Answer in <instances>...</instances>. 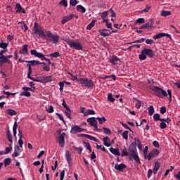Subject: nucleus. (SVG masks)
Here are the masks:
<instances>
[{
    "mask_svg": "<svg viewBox=\"0 0 180 180\" xmlns=\"http://www.w3.org/2000/svg\"><path fill=\"white\" fill-rule=\"evenodd\" d=\"M63 108H65V109H66V110H69L71 109L70 108V106H68L67 105V103H65V99H63V103H62Z\"/></svg>",
    "mask_w": 180,
    "mask_h": 180,
    "instance_id": "obj_54",
    "label": "nucleus"
},
{
    "mask_svg": "<svg viewBox=\"0 0 180 180\" xmlns=\"http://www.w3.org/2000/svg\"><path fill=\"white\" fill-rule=\"evenodd\" d=\"M149 89L153 91L154 92L155 96H158V98H161V96H165L167 97L169 95V100L172 101V91L168 89L167 90V94L165 90L162 89V88L159 87V86H155L154 85H150L149 86Z\"/></svg>",
    "mask_w": 180,
    "mask_h": 180,
    "instance_id": "obj_1",
    "label": "nucleus"
},
{
    "mask_svg": "<svg viewBox=\"0 0 180 180\" xmlns=\"http://www.w3.org/2000/svg\"><path fill=\"white\" fill-rule=\"evenodd\" d=\"M18 144L20 147L22 148L23 147V140H22V139H23V134H22V131L20 129H18Z\"/></svg>",
    "mask_w": 180,
    "mask_h": 180,
    "instance_id": "obj_22",
    "label": "nucleus"
},
{
    "mask_svg": "<svg viewBox=\"0 0 180 180\" xmlns=\"http://www.w3.org/2000/svg\"><path fill=\"white\" fill-rule=\"evenodd\" d=\"M42 29L43 28L41 27V26H40V25L39 23L34 22L32 32H33L34 34H38L39 32L42 30Z\"/></svg>",
    "mask_w": 180,
    "mask_h": 180,
    "instance_id": "obj_14",
    "label": "nucleus"
},
{
    "mask_svg": "<svg viewBox=\"0 0 180 180\" xmlns=\"http://www.w3.org/2000/svg\"><path fill=\"white\" fill-rule=\"evenodd\" d=\"M15 9L16 10L15 12L16 13H26V10L22 7L20 4L18 3L15 4Z\"/></svg>",
    "mask_w": 180,
    "mask_h": 180,
    "instance_id": "obj_16",
    "label": "nucleus"
},
{
    "mask_svg": "<svg viewBox=\"0 0 180 180\" xmlns=\"http://www.w3.org/2000/svg\"><path fill=\"white\" fill-rule=\"evenodd\" d=\"M6 63L7 64H11V61L8 59V57H6V56H0V64H6Z\"/></svg>",
    "mask_w": 180,
    "mask_h": 180,
    "instance_id": "obj_19",
    "label": "nucleus"
},
{
    "mask_svg": "<svg viewBox=\"0 0 180 180\" xmlns=\"http://www.w3.org/2000/svg\"><path fill=\"white\" fill-rule=\"evenodd\" d=\"M129 160H134L136 164H140L141 162L140 161V157H139V152H132L129 153Z\"/></svg>",
    "mask_w": 180,
    "mask_h": 180,
    "instance_id": "obj_7",
    "label": "nucleus"
},
{
    "mask_svg": "<svg viewBox=\"0 0 180 180\" xmlns=\"http://www.w3.org/2000/svg\"><path fill=\"white\" fill-rule=\"evenodd\" d=\"M20 155V148L18 146L14 147V153L12 154L13 158L19 157Z\"/></svg>",
    "mask_w": 180,
    "mask_h": 180,
    "instance_id": "obj_21",
    "label": "nucleus"
},
{
    "mask_svg": "<svg viewBox=\"0 0 180 180\" xmlns=\"http://www.w3.org/2000/svg\"><path fill=\"white\" fill-rule=\"evenodd\" d=\"M110 151L111 154H113V155L120 156V152H119V148H110Z\"/></svg>",
    "mask_w": 180,
    "mask_h": 180,
    "instance_id": "obj_27",
    "label": "nucleus"
},
{
    "mask_svg": "<svg viewBox=\"0 0 180 180\" xmlns=\"http://www.w3.org/2000/svg\"><path fill=\"white\" fill-rule=\"evenodd\" d=\"M64 41H65L70 48L72 49L73 50H77L79 51L84 50V46H82L81 42H75L74 39H70L69 38L65 39Z\"/></svg>",
    "mask_w": 180,
    "mask_h": 180,
    "instance_id": "obj_2",
    "label": "nucleus"
},
{
    "mask_svg": "<svg viewBox=\"0 0 180 180\" xmlns=\"http://www.w3.org/2000/svg\"><path fill=\"white\" fill-rule=\"evenodd\" d=\"M60 180H63L64 179V176H65V170H62L60 173Z\"/></svg>",
    "mask_w": 180,
    "mask_h": 180,
    "instance_id": "obj_63",
    "label": "nucleus"
},
{
    "mask_svg": "<svg viewBox=\"0 0 180 180\" xmlns=\"http://www.w3.org/2000/svg\"><path fill=\"white\" fill-rule=\"evenodd\" d=\"M119 61H120V59L116 56H113L109 58V63H110V64L112 65H116Z\"/></svg>",
    "mask_w": 180,
    "mask_h": 180,
    "instance_id": "obj_18",
    "label": "nucleus"
},
{
    "mask_svg": "<svg viewBox=\"0 0 180 180\" xmlns=\"http://www.w3.org/2000/svg\"><path fill=\"white\" fill-rule=\"evenodd\" d=\"M46 57H54V58H57V57H61V55L60 54V52L56 51L54 53H52L49 55H46Z\"/></svg>",
    "mask_w": 180,
    "mask_h": 180,
    "instance_id": "obj_33",
    "label": "nucleus"
},
{
    "mask_svg": "<svg viewBox=\"0 0 180 180\" xmlns=\"http://www.w3.org/2000/svg\"><path fill=\"white\" fill-rule=\"evenodd\" d=\"M77 9L79 12H81L82 13H85V12H86V9L85 8V7H84L81 4L77 6Z\"/></svg>",
    "mask_w": 180,
    "mask_h": 180,
    "instance_id": "obj_30",
    "label": "nucleus"
},
{
    "mask_svg": "<svg viewBox=\"0 0 180 180\" xmlns=\"http://www.w3.org/2000/svg\"><path fill=\"white\" fill-rule=\"evenodd\" d=\"M20 96H26L27 98H30L32 96V94L29 91H22L20 93Z\"/></svg>",
    "mask_w": 180,
    "mask_h": 180,
    "instance_id": "obj_38",
    "label": "nucleus"
},
{
    "mask_svg": "<svg viewBox=\"0 0 180 180\" xmlns=\"http://www.w3.org/2000/svg\"><path fill=\"white\" fill-rule=\"evenodd\" d=\"M6 113H7V115H9L10 116H16V115H18V112H15L13 109L6 110Z\"/></svg>",
    "mask_w": 180,
    "mask_h": 180,
    "instance_id": "obj_29",
    "label": "nucleus"
},
{
    "mask_svg": "<svg viewBox=\"0 0 180 180\" xmlns=\"http://www.w3.org/2000/svg\"><path fill=\"white\" fill-rule=\"evenodd\" d=\"M83 144L84 147L86 148V150H89L90 153L91 151H92V148H91V144H89V143L84 141Z\"/></svg>",
    "mask_w": 180,
    "mask_h": 180,
    "instance_id": "obj_40",
    "label": "nucleus"
},
{
    "mask_svg": "<svg viewBox=\"0 0 180 180\" xmlns=\"http://www.w3.org/2000/svg\"><path fill=\"white\" fill-rule=\"evenodd\" d=\"M160 129H167V123H165V122H161V123L160 124Z\"/></svg>",
    "mask_w": 180,
    "mask_h": 180,
    "instance_id": "obj_64",
    "label": "nucleus"
},
{
    "mask_svg": "<svg viewBox=\"0 0 180 180\" xmlns=\"http://www.w3.org/2000/svg\"><path fill=\"white\" fill-rule=\"evenodd\" d=\"M103 143H104V146H105V147H110V139H109V136H105L103 139Z\"/></svg>",
    "mask_w": 180,
    "mask_h": 180,
    "instance_id": "obj_28",
    "label": "nucleus"
},
{
    "mask_svg": "<svg viewBox=\"0 0 180 180\" xmlns=\"http://www.w3.org/2000/svg\"><path fill=\"white\" fill-rule=\"evenodd\" d=\"M121 155H122V157H127V156L130 155V154H129V153L127 152V149H124L122 151Z\"/></svg>",
    "mask_w": 180,
    "mask_h": 180,
    "instance_id": "obj_56",
    "label": "nucleus"
},
{
    "mask_svg": "<svg viewBox=\"0 0 180 180\" xmlns=\"http://www.w3.org/2000/svg\"><path fill=\"white\" fill-rule=\"evenodd\" d=\"M129 153H137V143L132 142L129 147Z\"/></svg>",
    "mask_w": 180,
    "mask_h": 180,
    "instance_id": "obj_17",
    "label": "nucleus"
},
{
    "mask_svg": "<svg viewBox=\"0 0 180 180\" xmlns=\"http://www.w3.org/2000/svg\"><path fill=\"white\" fill-rule=\"evenodd\" d=\"M147 56L149 58H153L155 56V53H154L153 50L145 48L141 51V54H139V58L142 60H147Z\"/></svg>",
    "mask_w": 180,
    "mask_h": 180,
    "instance_id": "obj_3",
    "label": "nucleus"
},
{
    "mask_svg": "<svg viewBox=\"0 0 180 180\" xmlns=\"http://www.w3.org/2000/svg\"><path fill=\"white\" fill-rule=\"evenodd\" d=\"M4 166L8 167V165H11V164L12 163V159H11V158H7L4 159Z\"/></svg>",
    "mask_w": 180,
    "mask_h": 180,
    "instance_id": "obj_32",
    "label": "nucleus"
},
{
    "mask_svg": "<svg viewBox=\"0 0 180 180\" xmlns=\"http://www.w3.org/2000/svg\"><path fill=\"white\" fill-rule=\"evenodd\" d=\"M46 36L49 38V41H52L53 44H58V41H60V35L53 34L52 32H47Z\"/></svg>",
    "mask_w": 180,
    "mask_h": 180,
    "instance_id": "obj_5",
    "label": "nucleus"
},
{
    "mask_svg": "<svg viewBox=\"0 0 180 180\" xmlns=\"http://www.w3.org/2000/svg\"><path fill=\"white\" fill-rule=\"evenodd\" d=\"M103 130L105 134H107L108 136H110V134H112V131H110V129H109V128H106V127H103Z\"/></svg>",
    "mask_w": 180,
    "mask_h": 180,
    "instance_id": "obj_43",
    "label": "nucleus"
},
{
    "mask_svg": "<svg viewBox=\"0 0 180 180\" xmlns=\"http://www.w3.org/2000/svg\"><path fill=\"white\" fill-rule=\"evenodd\" d=\"M86 122L89 123L90 126L94 127V129H98V121H96V118L95 117L88 118Z\"/></svg>",
    "mask_w": 180,
    "mask_h": 180,
    "instance_id": "obj_8",
    "label": "nucleus"
},
{
    "mask_svg": "<svg viewBox=\"0 0 180 180\" xmlns=\"http://www.w3.org/2000/svg\"><path fill=\"white\" fill-rule=\"evenodd\" d=\"M158 169H160V163H158V162H155V166L153 168V172L155 174L157 171H158Z\"/></svg>",
    "mask_w": 180,
    "mask_h": 180,
    "instance_id": "obj_47",
    "label": "nucleus"
},
{
    "mask_svg": "<svg viewBox=\"0 0 180 180\" xmlns=\"http://www.w3.org/2000/svg\"><path fill=\"white\" fill-rule=\"evenodd\" d=\"M72 18H74V14H70L69 15H66V16L63 17L61 20L62 25H65V23H67V22H68V20H71V19H72Z\"/></svg>",
    "mask_w": 180,
    "mask_h": 180,
    "instance_id": "obj_20",
    "label": "nucleus"
},
{
    "mask_svg": "<svg viewBox=\"0 0 180 180\" xmlns=\"http://www.w3.org/2000/svg\"><path fill=\"white\" fill-rule=\"evenodd\" d=\"M95 22H96V20H93L86 26V30H91V29H92V27H94V26H95Z\"/></svg>",
    "mask_w": 180,
    "mask_h": 180,
    "instance_id": "obj_37",
    "label": "nucleus"
},
{
    "mask_svg": "<svg viewBox=\"0 0 180 180\" xmlns=\"http://www.w3.org/2000/svg\"><path fill=\"white\" fill-rule=\"evenodd\" d=\"M143 155H144V158L145 160H146L147 157L148 155V146H146L143 150Z\"/></svg>",
    "mask_w": 180,
    "mask_h": 180,
    "instance_id": "obj_49",
    "label": "nucleus"
},
{
    "mask_svg": "<svg viewBox=\"0 0 180 180\" xmlns=\"http://www.w3.org/2000/svg\"><path fill=\"white\" fill-rule=\"evenodd\" d=\"M27 47H29V45H23L22 49L19 51L20 54H29V52L27 51Z\"/></svg>",
    "mask_w": 180,
    "mask_h": 180,
    "instance_id": "obj_26",
    "label": "nucleus"
},
{
    "mask_svg": "<svg viewBox=\"0 0 180 180\" xmlns=\"http://www.w3.org/2000/svg\"><path fill=\"white\" fill-rule=\"evenodd\" d=\"M30 53L32 56H34L35 57H38V58H40L41 60L42 59H46V56L40 52H37L36 49H32L30 51Z\"/></svg>",
    "mask_w": 180,
    "mask_h": 180,
    "instance_id": "obj_11",
    "label": "nucleus"
},
{
    "mask_svg": "<svg viewBox=\"0 0 180 180\" xmlns=\"http://www.w3.org/2000/svg\"><path fill=\"white\" fill-rule=\"evenodd\" d=\"M64 82H59V91L60 92H63L64 91Z\"/></svg>",
    "mask_w": 180,
    "mask_h": 180,
    "instance_id": "obj_57",
    "label": "nucleus"
},
{
    "mask_svg": "<svg viewBox=\"0 0 180 180\" xmlns=\"http://www.w3.org/2000/svg\"><path fill=\"white\" fill-rule=\"evenodd\" d=\"M150 9H151V6L146 5V8L143 9L141 12V13H143V12H149Z\"/></svg>",
    "mask_w": 180,
    "mask_h": 180,
    "instance_id": "obj_62",
    "label": "nucleus"
},
{
    "mask_svg": "<svg viewBox=\"0 0 180 180\" xmlns=\"http://www.w3.org/2000/svg\"><path fill=\"white\" fill-rule=\"evenodd\" d=\"M78 4V1L77 0H70V6H76Z\"/></svg>",
    "mask_w": 180,
    "mask_h": 180,
    "instance_id": "obj_58",
    "label": "nucleus"
},
{
    "mask_svg": "<svg viewBox=\"0 0 180 180\" xmlns=\"http://www.w3.org/2000/svg\"><path fill=\"white\" fill-rule=\"evenodd\" d=\"M109 13V11H104L102 12L101 14V19H106L108 18V14Z\"/></svg>",
    "mask_w": 180,
    "mask_h": 180,
    "instance_id": "obj_51",
    "label": "nucleus"
},
{
    "mask_svg": "<svg viewBox=\"0 0 180 180\" xmlns=\"http://www.w3.org/2000/svg\"><path fill=\"white\" fill-rule=\"evenodd\" d=\"M153 25H154V20L149 19L148 22L146 24H143L142 26H141L139 29H150L153 27Z\"/></svg>",
    "mask_w": 180,
    "mask_h": 180,
    "instance_id": "obj_12",
    "label": "nucleus"
},
{
    "mask_svg": "<svg viewBox=\"0 0 180 180\" xmlns=\"http://www.w3.org/2000/svg\"><path fill=\"white\" fill-rule=\"evenodd\" d=\"M8 46H9V43L0 42V49H4V50L8 49Z\"/></svg>",
    "mask_w": 180,
    "mask_h": 180,
    "instance_id": "obj_46",
    "label": "nucleus"
},
{
    "mask_svg": "<svg viewBox=\"0 0 180 180\" xmlns=\"http://www.w3.org/2000/svg\"><path fill=\"white\" fill-rule=\"evenodd\" d=\"M160 155V151H158V149H153L152 150L146 157V160L148 161H150L153 160V158H155V157H157L158 155Z\"/></svg>",
    "mask_w": 180,
    "mask_h": 180,
    "instance_id": "obj_6",
    "label": "nucleus"
},
{
    "mask_svg": "<svg viewBox=\"0 0 180 180\" xmlns=\"http://www.w3.org/2000/svg\"><path fill=\"white\" fill-rule=\"evenodd\" d=\"M168 37L171 39V34L167 33H159L153 37V40H157V39H162V37Z\"/></svg>",
    "mask_w": 180,
    "mask_h": 180,
    "instance_id": "obj_15",
    "label": "nucleus"
},
{
    "mask_svg": "<svg viewBox=\"0 0 180 180\" xmlns=\"http://www.w3.org/2000/svg\"><path fill=\"white\" fill-rule=\"evenodd\" d=\"M153 119H154V120H155L156 122H158V120H160L161 119L160 114H158V113L154 114V115H153Z\"/></svg>",
    "mask_w": 180,
    "mask_h": 180,
    "instance_id": "obj_59",
    "label": "nucleus"
},
{
    "mask_svg": "<svg viewBox=\"0 0 180 180\" xmlns=\"http://www.w3.org/2000/svg\"><path fill=\"white\" fill-rule=\"evenodd\" d=\"M65 158L68 161L69 167H71L72 164V159H71V154H70V152L68 150H67L65 153Z\"/></svg>",
    "mask_w": 180,
    "mask_h": 180,
    "instance_id": "obj_23",
    "label": "nucleus"
},
{
    "mask_svg": "<svg viewBox=\"0 0 180 180\" xmlns=\"http://www.w3.org/2000/svg\"><path fill=\"white\" fill-rule=\"evenodd\" d=\"M22 89L25 91H30L31 92H34L36 87H32V89L31 87H22Z\"/></svg>",
    "mask_w": 180,
    "mask_h": 180,
    "instance_id": "obj_44",
    "label": "nucleus"
},
{
    "mask_svg": "<svg viewBox=\"0 0 180 180\" xmlns=\"http://www.w3.org/2000/svg\"><path fill=\"white\" fill-rule=\"evenodd\" d=\"M89 115H95V110L89 109L84 112V116H89Z\"/></svg>",
    "mask_w": 180,
    "mask_h": 180,
    "instance_id": "obj_39",
    "label": "nucleus"
},
{
    "mask_svg": "<svg viewBox=\"0 0 180 180\" xmlns=\"http://www.w3.org/2000/svg\"><path fill=\"white\" fill-rule=\"evenodd\" d=\"M96 120L98 121L99 124H103V123L106 122V118L105 117H98Z\"/></svg>",
    "mask_w": 180,
    "mask_h": 180,
    "instance_id": "obj_42",
    "label": "nucleus"
},
{
    "mask_svg": "<svg viewBox=\"0 0 180 180\" xmlns=\"http://www.w3.org/2000/svg\"><path fill=\"white\" fill-rule=\"evenodd\" d=\"M126 168H127V166L124 163H120V165L116 163L115 165V169L116 171H120V172H123Z\"/></svg>",
    "mask_w": 180,
    "mask_h": 180,
    "instance_id": "obj_13",
    "label": "nucleus"
},
{
    "mask_svg": "<svg viewBox=\"0 0 180 180\" xmlns=\"http://www.w3.org/2000/svg\"><path fill=\"white\" fill-rule=\"evenodd\" d=\"M6 136L10 143H13V140L12 139V134L11 133V131L8 130L6 131Z\"/></svg>",
    "mask_w": 180,
    "mask_h": 180,
    "instance_id": "obj_34",
    "label": "nucleus"
},
{
    "mask_svg": "<svg viewBox=\"0 0 180 180\" xmlns=\"http://www.w3.org/2000/svg\"><path fill=\"white\" fill-rule=\"evenodd\" d=\"M82 131H84V129L81 128L78 125H72L70 130V133L72 134H77V133H82Z\"/></svg>",
    "mask_w": 180,
    "mask_h": 180,
    "instance_id": "obj_10",
    "label": "nucleus"
},
{
    "mask_svg": "<svg viewBox=\"0 0 180 180\" xmlns=\"http://www.w3.org/2000/svg\"><path fill=\"white\" fill-rule=\"evenodd\" d=\"M12 151V145H10L9 147L6 148L5 152L4 153V155L9 154Z\"/></svg>",
    "mask_w": 180,
    "mask_h": 180,
    "instance_id": "obj_52",
    "label": "nucleus"
},
{
    "mask_svg": "<svg viewBox=\"0 0 180 180\" xmlns=\"http://www.w3.org/2000/svg\"><path fill=\"white\" fill-rule=\"evenodd\" d=\"M18 130V123L16 122H14L13 127V133L14 137L16 139V133Z\"/></svg>",
    "mask_w": 180,
    "mask_h": 180,
    "instance_id": "obj_35",
    "label": "nucleus"
},
{
    "mask_svg": "<svg viewBox=\"0 0 180 180\" xmlns=\"http://www.w3.org/2000/svg\"><path fill=\"white\" fill-rule=\"evenodd\" d=\"M42 81H44V82H51V81H53V76L43 77Z\"/></svg>",
    "mask_w": 180,
    "mask_h": 180,
    "instance_id": "obj_31",
    "label": "nucleus"
},
{
    "mask_svg": "<svg viewBox=\"0 0 180 180\" xmlns=\"http://www.w3.org/2000/svg\"><path fill=\"white\" fill-rule=\"evenodd\" d=\"M108 99L110 102H112V103L115 102V98H113V96L112 95V94H109L108 95Z\"/></svg>",
    "mask_w": 180,
    "mask_h": 180,
    "instance_id": "obj_60",
    "label": "nucleus"
},
{
    "mask_svg": "<svg viewBox=\"0 0 180 180\" xmlns=\"http://www.w3.org/2000/svg\"><path fill=\"white\" fill-rule=\"evenodd\" d=\"M30 75H32V73H27V78H29V79H31L32 81H34V82H41V80L37 79Z\"/></svg>",
    "mask_w": 180,
    "mask_h": 180,
    "instance_id": "obj_41",
    "label": "nucleus"
},
{
    "mask_svg": "<svg viewBox=\"0 0 180 180\" xmlns=\"http://www.w3.org/2000/svg\"><path fill=\"white\" fill-rule=\"evenodd\" d=\"M58 143L61 148H64V146H65V133L63 132L58 136Z\"/></svg>",
    "mask_w": 180,
    "mask_h": 180,
    "instance_id": "obj_9",
    "label": "nucleus"
},
{
    "mask_svg": "<svg viewBox=\"0 0 180 180\" xmlns=\"http://www.w3.org/2000/svg\"><path fill=\"white\" fill-rule=\"evenodd\" d=\"M77 81L81 84L82 87L85 86L86 88H88V89H92L94 86H95L94 81L89 79L88 78H79Z\"/></svg>",
    "mask_w": 180,
    "mask_h": 180,
    "instance_id": "obj_4",
    "label": "nucleus"
},
{
    "mask_svg": "<svg viewBox=\"0 0 180 180\" xmlns=\"http://www.w3.org/2000/svg\"><path fill=\"white\" fill-rule=\"evenodd\" d=\"M86 139H89V140H91L92 141H95L96 143H99V140L91 135H86Z\"/></svg>",
    "mask_w": 180,
    "mask_h": 180,
    "instance_id": "obj_36",
    "label": "nucleus"
},
{
    "mask_svg": "<svg viewBox=\"0 0 180 180\" xmlns=\"http://www.w3.org/2000/svg\"><path fill=\"white\" fill-rule=\"evenodd\" d=\"M99 33L101 36H103V37H108V36H110V34L105 32H110V30L108 29H103V30H99Z\"/></svg>",
    "mask_w": 180,
    "mask_h": 180,
    "instance_id": "obj_24",
    "label": "nucleus"
},
{
    "mask_svg": "<svg viewBox=\"0 0 180 180\" xmlns=\"http://www.w3.org/2000/svg\"><path fill=\"white\" fill-rule=\"evenodd\" d=\"M135 141H136V143H138V148L139 150H142L143 149V145L141 144V141H140L139 139H134Z\"/></svg>",
    "mask_w": 180,
    "mask_h": 180,
    "instance_id": "obj_55",
    "label": "nucleus"
},
{
    "mask_svg": "<svg viewBox=\"0 0 180 180\" xmlns=\"http://www.w3.org/2000/svg\"><path fill=\"white\" fill-rule=\"evenodd\" d=\"M148 115L149 116H153V115H154V106L150 105L148 110Z\"/></svg>",
    "mask_w": 180,
    "mask_h": 180,
    "instance_id": "obj_50",
    "label": "nucleus"
},
{
    "mask_svg": "<svg viewBox=\"0 0 180 180\" xmlns=\"http://www.w3.org/2000/svg\"><path fill=\"white\" fill-rule=\"evenodd\" d=\"M122 137L124 140H127L129 139V131H124L122 133Z\"/></svg>",
    "mask_w": 180,
    "mask_h": 180,
    "instance_id": "obj_53",
    "label": "nucleus"
},
{
    "mask_svg": "<svg viewBox=\"0 0 180 180\" xmlns=\"http://www.w3.org/2000/svg\"><path fill=\"white\" fill-rule=\"evenodd\" d=\"M25 63H30L31 65H40V64H43L44 65H46V63L41 62L39 60H26Z\"/></svg>",
    "mask_w": 180,
    "mask_h": 180,
    "instance_id": "obj_25",
    "label": "nucleus"
},
{
    "mask_svg": "<svg viewBox=\"0 0 180 180\" xmlns=\"http://www.w3.org/2000/svg\"><path fill=\"white\" fill-rule=\"evenodd\" d=\"M46 109L48 113H53V112H54V108L53 105H49L48 107H46Z\"/></svg>",
    "mask_w": 180,
    "mask_h": 180,
    "instance_id": "obj_48",
    "label": "nucleus"
},
{
    "mask_svg": "<svg viewBox=\"0 0 180 180\" xmlns=\"http://www.w3.org/2000/svg\"><path fill=\"white\" fill-rule=\"evenodd\" d=\"M161 15H162V16H165V17L169 16V15H171V13H170V11H162Z\"/></svg>",
    "mask_w": 180,
    "mask_h": 180,
    "instance_id": "obj_61",
    "label": "nucleus"
},
{
    "mask_svg": "<svg viewBox=\"0 0 180 180\" xmlns=\"http://www.w3.org/2000/svg\"><path fill=\"white\" fill-rule=\"evenodd\" d=\"M59 5H60V6H63L64 8H67V6H68V2H67V0H62L59 2Z\"/></svg>",
    "mask_w": 180,
    "mask_h": 180,
    "instance_id": "obj_45",
    "label": "nucleus"
}]
</instances>
